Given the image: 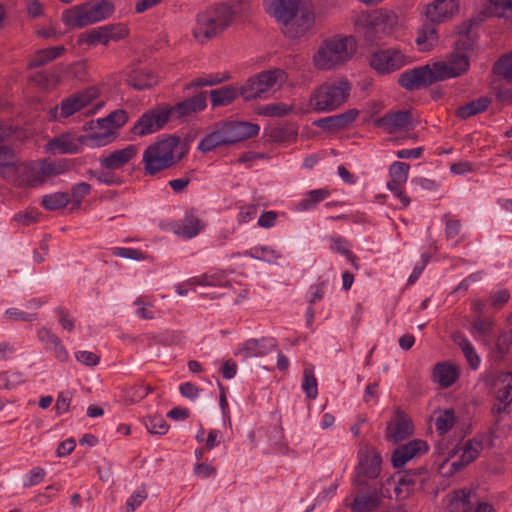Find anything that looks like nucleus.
<instances>
[{
  "instance_id": "1",
  "label": "nucleus",
  "mask_w": 512,
  "mask_h": 512,
  "mask_svg": "<svg viewBox=\"0 0 512 512\" xmlns=\"http://www.w3.org/2000/svg\"><path fill=\"white\" fill-rule=\"evenodd\" d=\"M469 58L464 53H453L448 61H438L403 72L398 80L407 90L419 89L434 82L456 78L468 71Z\"/></svg>"
},
{
  "instance_id": "2",
  "label": "nucleus",
  "mask_w": 512,
  "mask_h": 512,
  "mask_svg": "<svg viewBox=\"0 0 512 512\" xmlns=\"http://www.w3.org/2000/svg\"><path fill=\"white\" fill-rule=\"evenodd\" d=\"M356 52L354 36L335 34L320 42L311 56V63L317 71H335L346 65Z\"/></svg>"
},
{
  "instance_id": "3",
  "label": "nucleus",
  "mask_w": 512,
  "mask_h": 512,
  "mask_svg": "<svg viewBox=\"0 0 512 512\" xmlns=\"http://www.w3.org/2000/svg\"><path fill=\"white\" fill-rule=\"evenodd\" d=\"M237 11L226 3L214 4L198 13L192 29L194 39L205 44L221 35L234 22Z\"/></svg>"
},
{
  "instance_id": "4",
  "label": "nucleus",
  "mask_w": 512,
  "mask_h": 512,
  "mask_svg": "<svg viewBox=\"0 0 512 512\" xmlns=\"http://www.w3.org/2000/svg\"><path fill=\"white\" fill-rule=\"evenodd\" d=\"M355 25L362 30L364 39L369 44H377L388 38L396 39L402 28L399 15L387 8L360 14L355 20Z\"/></svg>"
},
{
  "instance_id": "5",
  "label": "nucleus",
  "mask_w": 512,
  "mask_h": 512,
  "mask_svg": "<svg viewBox=\"0 0 512 512\" xmlns=\"http://www.w3.org/2000/svg\"><path fill=\"white\" fill-rule=\"evenodd\" d=\"M180 137L167 135L158 138L144 151L142 162L147 175H156L178 163L184 152L179 151Z\"/></svg>"
},
{
  "instance_id": "6",
  "label": "nucleus",
  "mask_w": 512,
  "mask_h": 512,
  "mask_svg": "<svg viewBox=\"0 0 512 512\" xmlns=\"http://www.w3.org/2000/svg\"><path fill=\"white\" fill-rule=\"evenodd\" d=\"M351 87V83L342 78L322 83L312 92L308 104L309 108L302 110V112L307 113L309 109L319 113L336 110L348 100Z\"/></svg>"
},
{
  "instance_id": "7",
  "label": "nucleus",
  "mask_w": 512,
  "mask_h": 512,
  "mask_svg": "<svg viewBox=\"0 0 512 512\" xmlns=\"http://www.w3.org/2000/svg\"><path fill=\"white\" fill-rule=\"evenodd\" d=\"M288 79L285 70L274 68L249 77L239 87L240 96L245 101L267 99L271 92L281 88Z\"/></svg>"
},
{
  "instance_id": "8",
  "label": "nucleus",
  "mask_w": 512,
  "mask_h": 512,
  "mask_svg": "<svg viewBox=\"0 0 512 512\" xmlns=\"http://www.w3.org/2000/svg\"><path fill=\"white\" fill-rule=\"evenodd\" d=\"M84 146L91 147V134L81 135L74 131H66L49 139L44 145V150L52 155H73L82 152Z\"/></svg>"
},
{
  "instance_id": "9",
  "label": "nucleus",
  "mask_w": 512,
  "mask_h": 512,
  "mask_svg": "<svg viewBox=\"0 0 512 512\" xmlns=\"http://www.w3.org/2000/svg\"><path fill=\"white\" fill-rule=\"evenodd\" d=\"M98 97V90L94 87L73 94L48 111L49 120L60 121L66 119L84 107L90 105Z\"/></svg>"
},
{
  "instance_id": "10",
  "label": "nucleus",
  "mask_w": 512,
  "mask_h": 512,
  "mask_svg": "<svg viewBox=\"0 0 512 512\" xmlns=\"http://www.w3.org/2000/svg\"><path fill=\"white\" fill-rule=\"evenodd\" d=\"M128 121V114L125 110H115L107 117L99 118L96 121L97 131L91 134V147H101L111 143L115 138L116 130L124 126Z\"/></svg>"
},
{
  "instance_id": "11",
  "label": "nucleus",
  "mask_w": 512,
  "mask_h": 512,
  "mask_svg": "<svg viewBox=\"0 0 512 512\" xmlns=\"http://www.w3.org/2000/svg\"><path fill=\"white\" fill-rule=\"evenodd\" d=\"M421 487L422 479L417 472H398L382 484V489L389 498L395 497L400 500Z\"/></svg>"
},
{
  "instance_id": "12",
  "label": "nucleus",
  "mask_w": 512,
  "mask_h": 512,
  "mask_svg": "<svg viewBox=\"0 0 512 512\" xmlns=\"http://www.w3.org/2000/svg\"><path fill=\"white\" fill-rule=\"evenodd\" d=\"M461 11L460 0H431L422 8L425 21L441 25L453 21Z\"/></svg>"
},
{
  "instance_id": "13",
  "label": "nucleus",
  "mask_w": 512,
  "mask_h": 512,
  "mask_svg": "<svg viewBox=\"0 0 512 512\" xmlns=\"http://www.w3.org/2000/svg\"><path fill=\"white\" fill-rule=\"evenodd\" d=\"M409 62V57L396 48L379 49L369 58L370 67L382 75L393 73Z\"/></svg>"
},
{
  "instance_id": "14",
  "label": "nucleus",
  "mask_w": 512,
  "mask_h": 512,
  "mask_svg": "<svg viewBox=\"0 0 512 512\" xmlns=\"http://www.w3.org/2000/svg\"><path fill=\"white\" fill-rule=\"evenodd\" d=\"M357 460L355 484H362L364 479H375L379 476L382 459L373 447L366 444L362 445L357 452Z\"/></svg>"
},
{
  "instance_id": "15",
  "label": "nucleus",
  "mask_w": 512,
  "mask_h": 512,
  "mask_svg": "<svg viewBox=\"0 0 512 512\" xmlns=\"http://www.w3.org/2000/svg\"><path fill=\"white\" fill-rule=\"evenodd\" d=\"M170 111L167 107L158 106L150 109L137 120L131 132L136 136H146L161 130L168 122Z\"/></svg>"
},
{
  "instance_id": "16",
  "label": "nucleus",
  "mask_w": 512,
  "mask_h": 512,
  "mask_svg": "<svg viewBox=\"0 0 512 512\" xmlns=\"http://www.w3.org/2000/svg\"><path fill=\"white\" fill-rule=\"evenodd\" d=\"M315 24V13L312 3L303 5L295 18L283 23L282 31L290 39H298L308 33Z\"/></svg>"
},
{
  "instance_id": "17",
  "label": "nucleus",
  "mask_w": 512,
  "mask_h": 512,
  "mask_svg": "<svg viewBox=\"0 0 512 512\" xmlns=\"http://www.w3.org/2000/svg\"><path fill=\"white\" fill-rule=\"evenodd\" d=\"M483 449V442L477 438L467 441L460 449V458L458 461L450 462L445 459L439 466L438 471L443 476H450L461 470L464 466L473 462Z\"/></svg>"
},
{
  "instance_id": "18",
  "label": "nucleus",
  "mask_w": 512,
  "mask_h": 512,
  "mask_svg": "<svg viewBox=\"0 0 512 512\" xmlns=\"http://www.w3.org/2000/svg\"><path fill=\"white\" fill-rule=\"evenodd\" d=\"M308 0H263L265 11L281 25L298 15Z\"/></svg>"
},
{
  "instance_id": "19",
  "label": "nucleus",
  "mask_w": 512,
  "mask_h": 512,
  "mask_svg": "<svg viewBox=\"0 0 512 512\" xmlns=\"http://www.w3.org/2000/svg\"><path fill=\"white\" fill-rule=\"evenodd\" d=\"M274 338L248 339L239 343L234 349V356L242 360L255 357H263L271 353L276 348Z\"/></svg>"
},
{
  "instance_id": "20",
  "label": "nucleus",
  "mask_w": 512,
  "mask_h": 512,
  "mask_svg": "<svg viewBox=\"0 0 512 512\" xmlns=\"http://www.w3.org/2000/svg\"><path fill=\"white\" fill-rule=\"evenodd\" d=\"M374 124L388 134H396L412 128V117L406 110L391 111L376 119Z\"/></svg>"
},
{
  "instance_id": "21",
  "label": "nucleus",
  "mask_w": 512,
  "mask_h": 512,
  "mask_svg": "<svg viewBox=\"0 0 512 512\" xmlns=\"http://www.w3.org/2000/svg\"><path fill=\"white\" fill-rule=\"evenodd\" d=\"M228 145L255 137L260 131L257 124L242 121H228L220 124Z\"/></svg>"
},
{
  "instance_id": "22",
  "label": "nucleus",
  "mask_w": 512,
  "mask_h": 512,
  "mask_svg": "<svg viewBox=\"0 0 512 512\" xmlns=\"http://www.w3.org/2000/svg\"><path fill=\"white\" fill-rule=\"evenodd\" d=\"M12 181L23 187H38L44 184L40 160L19 163Z\"/></svg>"
},
{
  "instance_id": "23",
  "label": "nucleus",
  "mask_w": 512,
  "mask_h": 512,
  "mask_svg": "<svg viewBox=\"0 0 512 512\" xmlns=\"http://www.w3.org/2000/svg\"><path fill=\"white\" fill-rule=\"evenodd\" d=\"M414 426L411 419L401 410H396L386 429V436L398 443L413 434Z\"/></svg>"
},
{
  "instance_id": "24",
  "label": "nucleus",
  "mask_w": 512,
  "mask_h": 512,
  "mask_svg": "<svg viewBox=\"0 0 512 512\" xmlns=\"http://www.w3.org/2000/svg\"><path fill=\"white\" fill-rule=\"evenodd\" d=\"M428 451V445L421 439H414L400 447L392 454L391 461L395 468L403 467L414 457L425 454Z\"/></svg>"
},
{
  "instance_id": "25",
  "label": "nucleus",
  "mask_w": 512,
  "mask_h": 512,
  "mask_svg": "<svg viewBox=\"0 0 512 512\" xmlns=\"http://www.w3.org/2000/svg\"><path fill=\"white\" fill-rule=\"evenodd\" d=\"M128 35V29L125 26L107 25L95 28L88 33V44L107 45L110 41H118Z\"/></svg>"
},
{
  "instance_id": "26",
  "label": "nucleus",
  "mask_w": 512,
  "mask_h": 512,
  "mask_svg": "<svg viewBox=\"0 0 512 512\" xmlns=\"http://www.w3.org/2000/svg\"><path fill=\"white\" fill-rule=\"evenodd\" d=\"M137 152L138 149L135 145H128L123 149L101 156L99 163L101 167L107 170H118L130 162L137 155Z\"/></svg>"
},
{
  "instance_id": "27",
  "label": "nucleus",
  "mask_w": 512,
  "mask_h": 512,
  "mask_svg": "<svg viewBox=\"0 0 512 512\" xmlns=\"http://www.w3.org/2000/svg\"><path fill=\"white\" fill-rule=\"evenodd\" d=\"M359 115L357 109H349L344 113L318 119L313 125L325 131H338L352 124Z\"/></svg>"
},
{
  "instance_id": "28",
  "label": "nucleus",
  "mask_w": 512,
  "mask_h": 512,
  "mask_svg": "<svg viewBox=\"0 0 512 512\" xmlns=\"http://www.w3.org/2000/svg\"><path fill=\"white\" fill-rule=\"evenodd\" d=\"M496 403L492 411L500 414L512 403V374L502 373L497 380Z\"/></svg>"
},
{
  "instance_id": "29",
  "label": "nucleus",
  "mask_w": 512,
  "mask_h": 512,
  "mask_svg": "<svg viewBox=\"0 0 512 512\" xmlns=\"http://www.w3.org/2000/svg\"><path fill=\"white\" fill-rule=\"evenodd\" d=\"M381 496L376 490L359 491L353 497L349 507L351 512H373L381 505Z\"/></svg>"
},
{
  "instance_id": "30",
  "label": "nucleus",
  "mask_w": 512,
  "mask_h": 512,
  "mask_svg": "<svg viewBox=\"0 0 512 512\" xmlns=\"http://www.w3.org/2000/svg\"><path fill=\"white\" fill-rule=\"evenodd\" d=\"M207 106L205 93H200L192 98L186 99L177 103L172 108H168L170 115L177 118H183L192 115L193 113L204 110Z\"/></svg>"
},
{
  "instance_id": "31",
  "label": "nucleus",
  "mask_w": 512,
  "mask_h": 512,
  "mask_svg": "<svg viewBox=\"0 0 512 512\" xmlns=\"http://www.w3.org/2000/svg\"><path fill=\"white\" fill-rule=\"evenodd\" d=\"M459 376L460 367L449 362L438 363L433 370V380L442 388L452 386Z\"/></svg>"
},
{
  "instance_id": "32",
  "label": "nucleus",
  "mask_w": 512,
  "mask_h": 512,
  "mask_svg": "<svg viewBox=\"0 0 512 512\" xmlns=\"http://www.w3.org/2000/svg\"><path fill=\"white\" fill-rule=\"evenodd\" d=\"M436 25L437 24L425 21V23L418 28L415 43L419 51L428 52L433 50L437 45L439 36Z\"/></svg>"
},
{
  "instance_id": "33",
  "label": "nucleus",
  "mask_w": 512,
  "mask_h": 512,
  "mask_svg": "<svg viewBox=\"0 0 512 512\" xmlns=\"http://www.w3.org/2000/svg\"><path fill=\"white\" fill-rule=\"evenodd\" d=\"M205 222L193 212L185 215L183 220L175 227V233L183 238L191 239L205 228Z\"/></svg>"
},
{
  "instance_id": "34",
  "label": "nucleus",
  "mask_w": 512,
  "mask_h": 512,
  "mask_svg": "<svg viewBox=\"0 0 512 512\" xmlns=\"http://www.w3.org/2000/svg\"><path fill=\"white\" fill-rule=\"evenodd\" d=\"M84 6L90 25L107 19L114 11V5L108 0H93Z\"/></svg>"
},
{
  "instance_id": "35",
  "label": "nucleus",
  "mask_w": 512,
  "mask_h": 512,
  "mask_svg": "<svg viewBox=\"0 0 512 512\" xmlns=\"http://www.w3.org/2000/svg\"><path fill=\"white\" fill-rule=\"evenodd\" d=\"M61 21L68 29L83 28L90 25L84 4L64 10Z\"/></svg>"
},
{
  "instance_id": "36",
  "label": "nucleus",
  "mask_w": 512,
  "mask_h": 512,
  "mask_svg": "<svg viewBox=\"0 0 512 512\" xmlns=\"http://www.w3.org/2000/svg\"><path fill=\"white\" fill-rule=\"evenodd\" d=\"M244 255L269 264H276L282 258L281 251L269 245H255L246 250Z\"/></svg>"
},
{
  "instance_id": "37",
  "label": "nucleus",
  "mask_w": 512,
  "mask_h": 512,
  "mask_svg": "<svg viewBox=\"0 0 512 512\" xmlns=\"http://www.w3.org/2000/svg\"><path fill=\"white\" fill-rule=\"evenodd\" d=\"M228 145L220 124H217L198 143V149L203 153L211 152L221 146Z\"/></svg>"
},
{
  "instance_id": "38",
  "label": "nucleus",
  "mask_w": 512,
  "mask_h": 512,
  "mask_svg": "<svg viewBox=\"0 0 512 512\" xmlns=\"http://www.w3.org/2000/svg\"><path fill=\"white\" fill-rule=\"evenodd\" d=\"M330 194L331 193H330L329 189H327V188H320V189L311 190V191L307 192L303 196V198H301L296 203L295 209L298 212H304V211L312 210V209L316 208V206L320 202H322L325 199H327L330 196Z\"/></svg>"
},
{
  "instance_id": "39",
  "label": "nucleus",
  "mask_w": 512,
  "mask_h": 512,
  "mask_svg": "<svg viewBox=\"0 0 512 512\" xmlns=\"http://www.w3.org/2000/svg\"><path fill=\"white\" fill-rule=\"evenodd\" d=\"M18 161L13 150L6 146L0 147V174L12 180L16 176Z\"/></svg>"
},
{
  "instance_id": "40",
  "label": "nucleus",
  "mask_w": 512,
  "mask_h": 512,
  "mask_svg": "<svg viewBox=\"0 0 512 512\" xmlns=\"http://www.w3.org/2000/svg\"><path fill=\"white\" fill-rule=\"evenodd\" d=\"M240 96L239 88L223 86L210 92L211 104L213 107L227 106Z\"/></svg>"
},
{
  "instance_id": "41",
  "label": "nucleus",
  "mask_w": 512,
  "mask_h": 512,
  "mask_svg": "<svg viewBox=\"0 0 512 512\" xmlns=\"http://www.w3.org/2000/svg\"><path fill=\"white\" fill-rule=\"evenodd\" d=\"M453 341L462 350L469 367L473 370L478 369L481 363V359L477 352L475 351L471 342L461 334H455L453 336Z\"/></svg>"
},
{
  "instance_id": "42",
  "label": "nucleus",
  "mask_w": 512,
  "mask_h": 512,
  "mask_svg": "<svg viewBox=\"0 0 512 512\" xmlns=\"http://www.w3.org/2000/svg\"><path fill=\"white\" fill-rule=\"evenodd\" d=\"M127 82L130 86L138 90H143L155 85L157 83V77L146 70L135 69L129 74Z\"/></svg>"
},
{
  "instance_id": "43",
  "label": "nucleus",
  "mask_w": 512,
  "mask_h": 512,
  "mask_svg": "<svg viewBox=\"0 0 512 512\" xmlns=\"http://www.w3.org/2000/svg\"><path fill=\"white\" fill-rule=\"evenodd\" d=\"M40 163L44 183L49 178L56 177L66 173L70 168L68 160L66 159H57L54 161L43 159L40 160Z\"/></svg>"
},
{
  "instance_id": "44",
  "label": "nucleus",
  "mask_w": 512,
  "mask_h": 512,
  "mask_svg": "<svg viewBox=\"0 0 512 512\" xmlns=\"http://www.w3.org/2000/svg\"><path fill=\"white\" fill-rule=\"evenodd\" d=\"M511 0H482L481 11L486 16L508 19Z\"/></svg>"
},
{
  "instance_id": "45",
  "label": "nucleus",
  "mask_w": 512,
  "mask_h": 512,
  "mask_svg": "<svg viewBox=\"0 0 512 512\" xmlns=\"http://www.w3.org/2000/svg\"><path fill=\"white\" fill-rule=\"evenodd\" d=\"M65 52V47L63 45L49 47L46 49H42L37 51L32 59L29 62V66L31 68L40 67L45 65L46 63L58 58Z\"/></svg>"
},
{
  "instance_id": "46",
  "label": "nucleus",
  "mask_w": 512,
  "mask_h": 512,
  "mask_svg": "<svg viewBox=\"0 0 512 512\" xmlns=\"http://www.w3.org/2000/svg\"><path fill=\"white\" fill-rule=\"evenodd\" d=\"M494 322L490 319L476 318L470 325L469 331L478 340L487 342V337L492 335Z\"/></svg>"
},
{
  "instance_id": "47",
  "label": "nucleus",
  "mask_w": 512,
  "mask_h": 512,
  "mask_svg": "<svg viewBox=\"0 0 512 512\" xmlns=\"http://www.w3.org/2000/svg\"><path fill=\"white\" fill-rule=\"evenodd\" d=\"M489 104L490 99L488 97H480L477 100L471 101L459 107L456 111V114L458 117L466 119L485 111L488 108Z\"/></svg>"
},
{
  "instance_id": "48",
  "label": "nucleus",
  "mask_w": 512,
  "mask_h": 512,
  "mask_svg": "<svg viewBox=\"0 0 512 512\" xmlns=\"http://www.w3.org/2000/svg\"><path fill=\"white\" fill-rule=\"evenodd\" d=\"M301 388L307 398H309L311 400H314L317 398L318 384H317V379L314 375V368L311 365H308L304 368L303 381L301 384Z\"/></svg>"
},
{
  "instance_id": "49",
  "label": "nucleus",
  "mask_w": 512,
  "mask_h": 512,
  "mask_svg": "<svg viewBox=\"0 0 512 512\" xmlns=\"http://www.w3.org/2000/svg\"><path fill=\"white\" fill-rule=\"evenodd\" d=\"M230 79L229 73H216L199 76L186 85L187 89L213 86Z\"/></svg>"
},
{
  "instance_id": "50",
  "label": "nucleus",
  "mask_w": 512,
  "mask_h": 512,
  "mask_svg": "<svg viewBox=\"0 0 512 512\" xmlns=\"http://www.w3.org/2000/svg\"><path fill=\"white\" fill-rule=\"evenodd\" d=\"M70 201L69 194L66 192H55L44 195L41 201L46 210H58L66 207Z\"/></svg>"
},
{
  "instance_id": "51",
  "label": "nucleus",
  "mask_w": 512,
  "mask_h": 512,
  "mask_svg": "<svg viewBox=\"0 0 512 512\" xmlns=\"http://www.w3.org/2000/svg\"><path fill=\"white\" fill-rule=\"evenodd\" d=\"M327 239L330 243L329 248L331 252L341 254L348 260L355 258L352 253V246L345 237L341 235H331Z\"/></svg>"
},
{
  "instance_id": "52",
  "label": "nucleus",
  "mask_w": 512,
  "mask_h": 512,
  "mask_svg": "<svg viewBox=\"0 0 512 512\" xmlns=\"http://www.w3.org/2000/svg\"><path fill=\"white\" fill-rule=\"evenodd\" d=\"M136 307L135 314L141 319L151 320L156 318L157 311L148 296H140L134 302Z\"/></svg>"
},
{
  "instance_id": "53",
  "label": "nucleus",
  "mask_w": 512,
  "mask_h": 512,
  "mask_svg": "<svg viewBox=\"0 0 512 512\" xmlns=\"http://www.w3.org/2000/svg\"><path fill=\"white\" fill-rule=\"evenodd\" d=\"M471 23L469 21L463 22L457 27L459 39L455 43L454 53H464L472 47V39L469 36Z\"/></svg>"
},
{
  "instance_id": "54",
  "label": "nucleus",
  "mask_w": 512,
  "mask_h": 512,
  "mask_svg": "<svg viewBox=\"0 0 512 512\" xmlns=\"http://www.w3.org/2000/svg\"><path fill=\"white\" fill-rule=\"evenodd\" d=\"M144 425L149 433L164 435L168 431V424L160 415H151L144 419Z\"/></svg>"
},
{
  "instance_id": "55",
  "label": "nucleus",
  "mask_w": 512,
  "mask_h": 512,
  "mask_svg": "<svg viewBox=\"0 0 512 512\" xmlns=\"http://www.w3.org/2000/svg\"><path fill=\"white\" fill-rule=\"evenodd\" d=\"M410 166L407 163L396 161L389 167L390 180L396 183H406L408 180Z\"/></svg>"
},
{
  "instance_id": "56",
  "label": "nucleus",
  "mask_w": 512,
  "mask_h": 512,
  "mask_svg": "<svg viewBox=\"0 0 512 512\" xmlns=\"http://www.w3.org/2000/svg\"><path fill=\"white\" fill-rule=\"evenodd\" d=\"M494 73L498 76H502L509 82H512V52L501 57L494 64Z\"/></svg>"
},
{
  "instance_id": "57",
  "label": "nucleus",
  "mask_w": 512,
  "mask_h": 512,
  "mask_svg": "<svg viewBox=\"0 0 512 512\" xmlns=\"http://www.w3.org/2000/svg\"><path fill=\"white\" fill-rule=\"evenodd\" d=\"M293 107L285 103H271L260 108L259 114L271 117H281L288 115Z\"/></svg>"
},
{
  "instance_id": "58",
  "label": "nucleus",
  "mask_w": 512,
  "mask_h": 512,
  "mask_svg": "<svg viewBox=\"0 0 512 512\" xmlns=\"http://www.w3.org/2000/svg\"><path fill=\"white\" fill-rule=\"evenodd\" d=\"M148 498V491L146 487L142 486L137 488L127 499L125 504L126 512H133L139 508L144 501Z\"/></svg>"
},
{
  "instance_id": "59",
  "label": "nucleus",
  "mask_w": 512,
  "mask_h": 512,
  "mask_svg": "<svg viewBox=\"0 0 512 512\" xmlns=\"http://www.w3.org/2000/svg\"><path fill=\"white\" fill-rule=\"evenodd\" d=\"M454 423L455 416L452 409H447L441 412L435 419V426L440 434L448 432L453 427Z\"/></svg>"
},
{
  "instance_id": "60",
  "label": "nucleus",
  "mask_w": 512,
  "mask_h": 512,
  "mask_svg": "<svg viewBox=\"0 0 512 512\" xmlns=\"http://www.w3.org/2000/svg\"><path fill=\"white\" fill-rule=\"evenodd\" d=\"M151 389L144 384H136L125 391V400L129 403H137L144 399Z\"/></svg>"
},
{
  "instance_id": "61",
  "label": "nucleus",
  "mask_w": 512,
  "mask_h": 512,
  "mask_svg": "<svg viewBox=\"0 0 512 512\" xmlns=\"http://www.w3.org/2000/svg\"><path fill=\"white\" fill-rule=\"evenodd\" d=\"M3 317L8 321L32 322L36 320L37 314L27 313L18 308H8L5 310Z\"/></svg>"
},
{
  "instance_id": "62",
  "label": "nucleus",
  "mask_w": 512,
  "mask_h": 512,
  "mask_svg": "<svg viewBox=\"0 0 512 512\" xmlns=\"http://www.w3.org/2000/svg\"><path fill=\"white\" fill-rule=\"evenodd\" d=\"M112 254L125 259H132L136 261H142L147 258L144 252L135 248L128 247H114L112 248Z\"/></svg>"
},
{
  "instance_id": "63",
  "label": "nucleus",
  "mask_w": 512,
  "mask_h": 512,
  "mask_svg": "<svg viewBox=\"0 0 512 512\" xmlns=\"http://www.w3.org/2000/svg\"><path fill=\"white\" fill-rule=\"evenodd\" d=\"M23 382V375L19 372L0 373V389H13Z\"/></svg>"
},
{
  "instance_id": "64",
  "label": "nucleus",
  "mask_w": 512,
  "mask_h": 512,
  "mask_svg": "<svg viewBox=\"0 0 512 512\" xmlns=\"http://www.w3.org/2000/svg\"><path fill=\"white\" fill-rule=\"evenodd\" d=\"M454 505L457 507L461 506L462 512H495L493 506L486 502H479L474 509L470 508L468 503L466 502L465 496L462 499L455 500L452 503V506Z\"/></svg>"
}]
</instances>
